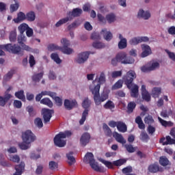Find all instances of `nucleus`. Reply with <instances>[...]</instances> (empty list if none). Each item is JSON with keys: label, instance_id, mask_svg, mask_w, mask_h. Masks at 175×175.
Returning a JSON list of instances; mask_svg holds the SVG:
<instances>
[{"label": "nucleus", "instance_id": "24", "mask_svg": "<svg viewBox=\"0 0 175 175\" xmlns=\"http://www.w3.org/2000/svg\"><path fill=\"white\" fill-rule=\"evenodd\" d=\"M131 96L132 98H137L139 96V86L136 84L131 87Z\"/></svg>", "mask_w": 175, "mask_h": 175}, {"label": "nucleus", "instance_id": "5", "mask_svg": "<svg viewBox=\"0 0 175 175\" xmlns=\"http://www.w3.org/2000/svg\"><path fill=\"white\" fill-rule=\"evenodd\" d=\"M61 43L63 45V46H60V51H62L63 54L70 55V54L73 53V49L69 48V46H70V42L66 38H62L61 40Z\"/></svg>", "mask_w": 175, "mask_h": 175}, {"label": "nucleus", "instance_id": "32", "mask_svg": "<svg viewBox=\"0 0 175 175\" xmlns=\"http://www.w3.org/2000/svg\"><path fill=\"white\" fill-rule=\"evenodd\" d=\"M67 159L68 160V165L72 166V165H75L76 163V159L73 157V152H70L66 154Z\"/></svg>", "mask_w": 175, "mask_h": 175}, {"label": "nucleus", "instance_id": "48", "mask_svg": "<svg viewBox=\"0 0 175 175\" xmlns=\"http://www.w3.org/2000/svg\"><path fill=\"white\" fill-rule=\"evenodd\" d=\"M51 58L53 59L56 64H61L62 60L59 58V56L57 53H52L51 55Z\"/></svg>", "mask_w": 175, "mask_h": 175}, {"label": "nucleus", "instance_id": "26", "mask_svg": "<svg viewBox=\"0 0 175 175\" xmlns=\"http://www.w3.org/2000/svg\"><path fill=\"white\" fill-rule=\"evenodd\" d=\"M5 156L3 154L0 153V165L3 167H12V163L5 161Z\"/></svg>", "mask_w": 175, "mask_h": 175}, {"label": "nucleus", "instance_id": "19", "mask_svg": "<svg viewBox=\"0 0 175 175\" xmlns=\"http://www.w3.org/2000/svg\"><path fill=\"white\" fill-rule=\"evenodd\" d=\"M142 53L141 54V56L142 58H146V57H148V55H151L152 51L151 47L147 44H142L141 45Z\"/></svg>", "mask_w": 175, "mask_h": 175}, {"label": "nucleus", "instance_id": "23", "mask_svg": "<svg viewBox=\"0 0 175 175\" xmlns=\"http://www.w3.org/2000/svg\"><path fill=\"white\" fill-rule=\"evenodd\" d=\"M113 136L118 143H120L121 144H125V143H126V140L124 138L122 135L117 132H114Z\"/></svg>", "mask_w": 175, "mask_h": 175}, {"label": "nucleus", "instance_id": "50", "mask_svg": "<svg viewBox=\"0 0 175 175\" xmlns=\"http://www.w3.org/2000/svg\"><path fill=\"white\" fill-rule=\"evenodd\" d=\"M144 122L145 124H147L148 126L152 125V123L154 122V118H152V116H147L144 118Z\"/></svg>", "mask_w": 175, "mask_h": 175}, {"label": "nucleus", "instance_id": "60", "mask_svg": "<svg viewBox=\"0 0 175 175\" xmlns=\"http://www.w3.org/2000/svg\"><path fill=\"white\" fill-rule=\"evenodd\" d=\"M124 147H125L126 151H128V152L132 153V152H135L136 151V149L133 147V146H132L131 144H126V145H124Z\"/></svg>", "mask_w": 175, "mask_h": 175}, {"label": "nucleus", "instance_id": "11", "mask_svg": "<svg viewBox=\"0 0 175 175\" xmlns=\"http://www.w3.org/2000/svg\"><path fill=\"white\" fill-rule=\"evenodd\" d=\"M12 90V87H10L7 89L5 92L4 96H0V106L4 107V106L12 98V94H9V92Z\"/></svg>", "mask_w": 175, "mask_h": 175}, {"label": "nucleus", "instance_id": "55", "mask_svg": "<svg viewBox=\"0 0 175 175\" xmlns=\"http://www.w3.org/2000/svg\"><path fill=\"white\" fill-rule=\"evenodd\" d=\"M101 162L105 165L106 167H108V169H114V164L111 161L102 160Z\"/></svg>", "mask_w": 175, "mask_h": 175}, {"label": "nucleus", "instance_id": "57", "mask_svg": "<svg viewBox=\"0 0 175 175\" xmlns=\"http://www.w3.org/2000/svg\"><path fill=\"white\" fill-rule=\"evenodd\" d=\"M92 46L94 49H105V44L100 42H94Z\"/></svg>", "mask_w": 175, "mask_h": 175}, {"label": "nucleus", "instance_id": "21", "mask_svg": "<svg viewBox=\"0 0 175 175\" xmlns=\"http://www.w3.org/2000/svg\"><path fill=\"white\" fill-rule=\"evenodd\" d=\"M26 14L24 12H19L17 14V17L16 18H14L13 21H14L16 24H18L21 23V21H24L25 20H26Z\"/></svg>", "mask_w": 175, "mask_h": 175}, {"label": "nucleus", "instance_id": "59", "mask_svg": "<svg viewBox=\"0 0 175 175\" xmlns=\"http://www.w3.org/2000/svg\"><path fill=\"white\" fill-rule=\"evenodd\" d=\"M122 76V70L113 71L111 72L112 79H117V77H121Z\"/></svg>", "mask_w": 175, "mask_h": 175}, {"label": "nucleus", "instance_id": "40", "mask_svg": "<svg viewBox=\"0 0 175 175\" xmlns=\"http://www.w3.org/2000/svg\"><path fill=\"white\" fill-rule=\"evenodd\" d=\"M161 88H154L152 90V98H159V95H161Z\"/></svg>", "mask_w": 175, "mask_h": 175}, {"label": "nucleus", "instance_id": "52", "mask_svg": "<svg viewBox=\"0 0 175 175\" xmlns=\"http://www.w3.org/2000/svg\"><path fill=\"white\" fill-rule=\"evenodd\" d=\"M126 39L123 38L120 40V41L118 43V48L120 50H123V49H126Z\"/></svg>", "mask_w": 175, "mask_h": 175}, {"label": "nucleus", "instance_id": "10", "mask_svg": "<svg viewBox=\"0 0 175 175\" xmlns=\"http://www.w3.org/2000/svg\"><path fill=\"white\" fill-rule=\"evenodd\" d=\"M164 170L163 167H161L158 162L153 163L148 167V173H152V174H155V173H162Z\"/></svg>", "mask_w": 175, "mask_h": 175}, {"label": "nucleus", "instance_id": "51", "mask_svg": "<svg viewBox=\"0 0 175 175\" xmlns=\"http://www.w3.org/2000/svg\"><path fill=\"white\" fill-rule=\"evenodd\" d=\"M69 20H70V18H68V16L64 18H62L58 22H57V23L55 24V27H61L62 24H66V23L69 21Z\"/></svg>", "mask_w": 175, "mask_h": 175}, {"label": "nucleus", "instance_id": "61", "mask_svg": "<svg viewBox=\"0 0 175 175\" xmlns=\"http://www.w3.org/2000/svg\"><path fill=\"white\" fill-rule=\"evenodd\" d=\"M27 111L29 113L30 117H34V116L36 115V113L33 111V107L32 106H28L27 107Z\"/></svg>", "mask_w": 175, "mask_h": 175}, {"label": "nucleus", "instance_id": "38", "mask_svg": "<svg viewBox=\"0 0 175 175\" xmlns=\"http://www.w3.org/2000/svg\"><path fill=\"white\" fill-rule=\"evenodd\" d=\"M8 159L14 163H18L20 162V156L17 154H9Z\"/></svg>", "mask_w": 175, "mask_h": 175}, {"label": "nucleus", "instance_id": "6", "mask_svg": "<svg viewBox=\"0 0 175 175\" xmlns=\"http://www.w3.org/2000/svg\"><path fill=\"white\" fill-rule=\"evenodd\" d=\"M22 139L23 142H24V143H25L26 144H31V143L35 142V140L36 139V137L35 136L33 133H32V131H31L30 130H27L23 133Z\"/></svg>", "mask_w": 175, "mask_h": 175}, {"label": "nucleus", "instance_id": "63", "mask_svg": "<svg viewBox=\"0 0 175 175\" xmlns=\"http://www.w3.org/2000/svg\"><path fill=\"white\" fill-rule=\"evenodd\" d=\"M29 144H26L25 142H21L18 144V146L21 148V150H28L29 148Z\"/></svg>", "mask_w": 175, "mask_h": 175}, {"label": "nucleus", "instance_id": "64", "mask_svg": "<svg viewBox=\"0 0 175 175\" xmlns=\"http://www.w3.org/2000/svg\"><path fill=\"white\" fill-rule=\"evenodd\" d=\"M43 165H37V168L36 169V174L40 175L42 173H43Z\"/></svg>", "mask_w": 175, "mask_h": 175}, {"label": "nucleus", "instance_id": "15", "mask_svg": "<svg viewBox=\"0 0 175 175\" xmlns=\"http://www.w3.org/2000/svg\"><path fill=\"white\" fill-rule=\"evenodd\" d=\"M83 13V10L80 8L73 9L72 12H70L67 14V18H70L69 21L73 20V17H79Z\"/></svg>", "mask_w": 175, "mask_h": 175}, {"label": "nucleus", "instance_id": "29", "mask_svg": "<svg viewBox=\"0 0 175 175\" xmlns=\"http://www.w3.org/2000/svg\"><path fill=\"white\" fill-rule=\"evenodd\" d=\"M103 129L104 131L105 135L107 136V137H111L113 133H111V129L106 123H103Z\"/></svg>", "mask_w": 175, "mask_h": 175}, {"label": "nucleus", "instance_id": "30", "mask_svg": "<svg viewBox=\"0 0 175 175\" xmlns=\"http://www.w3.org/2000/svg\"><path fill=\"white\" fill-rule=\"evenodd\" d=\"M84 162H89L90 164L95 162V159H94V154H92V152H88L85 155Z\"/></svg>", "mask_w": 175, "mask_h": 175}, {"label": "nucleus", "instance_id": "53", "mask_svg": "<svg viewBox=\"0 0 175 175\" xmlns=\"http://www.w3.org/2000/svg\"><path fill=\"white\" fill-rule=\"evenodd\" d=\"M142 99L144 100H146V102H150L151 100V96L148 93V92H144V93H142Z\"/></svg>", "mask_w": 175, "mask_h": 175}, {"label": "nucleus", "instance_id": "31", "mask_svg": "<svg viewBox=\"0 0 175 175\" xmlns=\"http://www.w3.org/2000/svg\"><path fill=\"white\" fill-rule=\"evenodd\" d=\"M35 18H36V15L35 14V12L30 11L26 14V20L27 21H29V23H32Z\"/></svg>", "mask_w": 175, "mask_h": 175}, {"label": "nucleus", "instance_id": "58", "mask_svg": "<svg viewBox=\"0 0 175 175\" xmlns=\"http://www.w3.org/2000/svg\"><path fill=\"white\" fill-rule=\"evenodd\" d=\"M34 124L38 128H43V122L40 118H37L34 120Z\"/></svg>", "mask_w": 175, "mask_h": 175}, {"label": "nucleus", "instance_id": "12", "mask_svg": "<svg viewBox=\"0 0 175 175\" xmlns=\"http://www.w3.org/2000/svg\"><path fill=\"white\" fill-rule=\"evenodd\" d=\"M18 43L21 46L23 50H25L26 51H31V48L26 45L25 42H27V37L24 36V34H20L18 36Z\"/></svg>", "mask_w": 175, "mask_h": 175}, {"label": "nucleus", "instance_id": "22", "mask_svg": "<svg viewBox=\"0 0 175 175\" xmlns=\"http://www.w3.org/2000/svg\"><path fill=\"white\" fill-rule=\"evenodd\" d=\"M117 129L119 132L125 133L128 131V126H126V124L124 122L118 121Z\"/></svg>", "mask_w": 175, "mask_h": 175}, {"label": "nucleus", "instance_id": "8", "mask_svg": "<svg viewBox=\"0 0 175 175\" xmlns=\"http://www.w3.org/2000/svg\"><path fill=\"white\" fill-rule=\"evenodd\" d=\"M159 68V64L158 62H150L148 64L143 66L141 67V70L144 73H148L150 72H152V70H155Z\"/></svg>", "mask_w": 175, "mask_h": 175}, {"label": "nucleus", "instance_id": "27", "mask_svg": "<svg viewBox=\"0 0 175 175\" xmlns=\"http://www.w3.org/2000/svg\"><path fill=\"white\" fill-rule=\"evenodd\" d=\"M101 33H103L104 39L107 42H109V40H111V39H113V34L111 33V32L107 31V29H103L101 31Z\"/></svg>", "mask_w": 175, "mask_h": 175}, {"label": "nucleus", "instance_id": "42", "mask_svg": "<svg viewBox=\"0 0 175 175\" xmlns=\"http://www.w3.org/2000/svg\"><path fill=\"white\" fill-rule=\"evenodd\" d=\"M40 103L42 105H45L48 106V107H53V102L51 101L50 98H44L40 100Z\"/></svg>", "mask_w": 175, "mask_h": 175}, {"label": "nucleus", "instance_id": "45", "mask_svg": "<svg viewBox=\"0 0 175 175\" xmlns=\"http://www.w3.org/2000/svg\"><path fill=\"white\" fill-rule=\"evenodd\" d=\"M124 163H126V160L125 159H120L113 161V166H122Z\"/></svg>", "mask_w": 175, "mask_h": 175}, {"label": "nucleus", "instance_id": "16", "mask_svg": "<svg viewBox=\"0 0 175 175\" xmlns=\"http://www.w3.org/2000/svg\"><path fill=\"white\" fill-rule=\"evenodd\" d=\"M90 54H92L91 52H83L78 55V57L77 59V64H84L88 57H90Z\"/></svg>", "mask_w": 175, "mask_h": 175}, {"label": "nucleus", "instance_id": "28", "mask_svg": "<svg viewBox=\"0 0 175 175\" xmlns=\"http://www.w3.org/2000/svg\"><path fill=\"white\" fill-rule=\"evenodd\" d=\"M104 109L106 110L113 111V109H116V104L113 103L111 100H109L106 102V103L103 105Z\"/></svg>", "mask_w": 175, "mask_h": 175}, {"label": "nucleus", "instance_id": "43", "mask_svg": "<svg viewBox=\"0 0 175 175\" xmlns=\"http://www.w3.org/2000/svg\"><path fill=\"white\" fill-rule=\"evenodd\" d=\"M136 108V103L135 102H130L127 105V113L131 114L133 113V110Z\"/></svg>", "mask_w": 175, "mask_h": 175}, {"label": "nucleus", "instance_id": "33", "mask_svg": "<svg viewBox=\"0 0 175 175\" xmlns=\"http://www.w3.org/2000/svg\"><path fill=\"white\" fill-rule=\"evenodd\" d=\"M90 165L91 166L92 169H93V170H95V172H99L100 173L105 172V170L99 167V165H98V163H95V161L93 163H90Z\"/></svg>", "mask_w": 175, "mask_h": 175}, {"label": "nucleus", "instance_id": "36", "mask_svg": "<svg viewBox=\"0 0 175 175\" xmlns=\"http://www.w3.org/2000/svg\"><path fill=\"white\" fill-rule=\"evenodd\" d=\"M159 162L161 166H167L168 165H170V161H169V159L166 157H161Z\"/></svg>", "mask_w": 175, "mask_h": 175}, {"label": "nucleus", "instance_id": "47", "mask_svg": "<svg viewBox=\"0 0 175 175\" xmlns=\"http://www.w3.org/2000/svg\"><path fill=\"white\" fill-rule=\"evenodd\" d=\"M49 51H55V50H60L61 46H58V45L55 44H50L47 46Z\"/></svg>", "mask_w": 175, "mask_h": 175}, {"label": "nucleus", "instance_id": "49", "mask_svg": "<svg viewBox=\"0 0 175 175\" xmlns=\"http://www.w3.org/2000/svg\"><path fill=\"white\" fill-rule=\"evenodd\" d=\"M122 84H124V81L121 79L118 80L113 86L112 90H118L120 88H122Z\"/></svg>", "mask_w": 175, "mask_h": 175}, {"label": "nucleus", "instance_id": "35", "mask_svg": "<svg viewBox=\"0 0 175 175\" xmlns=\"http://www.w3.org/2000/svg\"><path fill=\"white\" fill-rule=\"evenodd\" d=\"M158 120L160 124H161L163 126H165V128H167V126H173V125H174V124L172 122H170V121L167 122L159 117L158 118Z\"/></svg>", "mask_w": 175, "mask_h": 175}, {"label": "nucleus", "instance_id": "7", "mask_svg": "<svg viewBox=\"0 0 175 175\" xmlns=\"http://www.w3.org/2000/svg\"><path fill=\"white\" fill-rule=\"evenodd\" d=\"M116 57L120 64L126 65L128 64H133L135 59L132 57H127L125 52H120L116 55Z\"/></svg>", "mask_w": 175, "mask_h": 175}, {"label": "nucleus", "instance_id": "17", "mask_svg": "<svg viewBox=\"0 0 175 175\" xmlns=\"http://www.w3.org/2000/svg\"><path fill=\"white\" fill-rule=\"evenodd\" d=\"M14 169L16 172L13 175L23 174V173L25 172V163L24 161H21L19 164L15 165Z\"/></svg>", "mask_w": 175, "mask_h": 175}, {"label": "nucleus", "instance_id": "25", "mask_svg": "<svg viewBox=\"0 0 175 175\" xmlns=\"http://www.w3.org/2000/svg\"><path fill=\"white\" fill-rule=\"evenodd\" d=\"M137 16L141 18H144V20H148L151 17V14H150L148 11L145 12L143 10H139Z\"/></svg>", "mask_w": 175, "mask_h": 175}, {"label": "nucleus", "instance_id": "14", "mask_svg": "<svg viewBox=\"0 0 175 175\" xmlns=\"http://www.w3.org/2000/svg\"><path fill=\"white\" fill-rule=\"evenodd\" d=\"M148 40H150V38H148V37H146V36L135 37V38H132L131 40H130L129 43L132 46H136V45L139 44V43H142L143 42H148Z\"/></svg>", "mask_w": 175, "mask_h": 175}, {"label": "nucleus", "instance_id": "18", "mask_svg": "<svg viewBox=\"0 0 175 175\" xmlns=\"http://www.w3.org/2000/svg\"><path fill=\"white\" fill-rule=\"evenodd\" d=\"M91 135L88 133H84L80 138V144L82 147H85L90 143Z\"/></svg>", "mask_w": 175, "mask_h": 175}, {"label": "nucleus", "instance_id": "62", "mask_svg": "<svg viewBox=\"0 0 175 175\" xmlns=\"http://www.w3.org/2000/svg\"><path fill=\"white\" fill-rule=\"evenodd\" d=\"M166 142H164L163 146H168L173 144V142H174V139H172V137L169 135L166 136L165 137Z\"/></svg>", "mask_w": 175, "mask_h": 175}, {"label": "nucleus", "instance_id": "4", "mask_svg": "<svg viewBox=\"0 0 175 175\" xmlns=\"http://www.w3.org/2000/svg\"><path fill=\"white\" fill-rule=\"evenodd\" d=\"M90 106H91V103L90 102V100L88 99V98H85L82 103V107H83L85 110L82 113V117L79 120L80 125H83V124L85 122L87 117H88V113L90 111L88 110V107H90Z\"/></svg>", "mask_w": 175, "mask_h": 175}, {"label": "nucleus", "instance_id": "41", "mask_svg": "<svg viewBox=\"0 0 175 175\" xmlns=\"http://www.w3.org/2000/svg\"><path fill=\"white\" fill-rule=\"evenodd\" d=\"M29 27V26L28 25V24L22 23L18 26V29L21 34H24L25 31H27V29H28Z\"/></svg>", "mask_w": 175, "mask_h": 175}, {"label": "nucleus", "instance_id": "39", "mask_svg": "<svg viewBox=\"0 0 175 175\" xmlns=\"http://www.w3.org/2000/svg\"><path fill=\"white\" fill-rule=\"evenodd\" d=\"M135 122H136V124H137L138 128L139 129H144L146 128V125L143 122V120H142V117L137 116L135 118Z\"/></svg>", "mask_w": 175, "mask_h": 175}, {"label": "nucleus", "instance_id": "54", "mask_svg": "<svg viewBox=\"0 0 175 175\" xmlns=\"http://www.w3.org/2000/svg\"><path fill=\"white\" fill-rule=\"evenodd\" d=\"M49 168L50 170H55V169H58V163L55 161H50L49 163Z\"/></svg>", "mask_w": 175, "mask_h": 175}, {"label": "nucleus", "instance_id": "13", "mask_svg": "<svg viewBox=\"0 0 175 175\" xmlns=\"http://www.w3.org/2000/svg\"><path fill=\"white\" fill-rule=\"evenodd\" d=\"M54 113V110L53 109H42V116L44 119V123L47 124V122H50V120L53 117V114Z\"/></svg>", "mask_w": 175, "mask_h": 175}, {"label": "nucleus", "instance_id": "46", "mask_svg": "<svg viewBox=\"0 0 175 175\" xmlns=\"http://www.w3.org/2000/svg\"><path fill=\"white\" fill-rule=\"evenodd\" d=\"M107 21L109 24H111V23H114L116 21V14L111 13L106 16Z\"/></svg>", "mask_w": 175, "mask_h": 175}, {"label": "nucleus", "instance_id": "56", "mask_svg": "<svg viewBox=\"0 0 175 175\" xmlns=\"http://www.w3.org/2000/svg\"><path fill=\"white\" fill-rule=\"evenodd\" d=\"M141 140H142V142H148V140H150V137L148 136V134H147V133L142 131L141 133Z\"/></svg>", "mask_w": 175, "mask_h": 175}, {"label": "nucleus", "instance_id": "1", "mask_svg": "<svg viewBox=\"0 0 175 175\" xmlns=\"http://www.w3.org/2000/svg\"><path fill=\"white\" fill-rule=\"evenodd\" d=\"M105 83H106V75L102 72L98 77V83L93 89L91 86L90 87V90L94 95V100L96 106H99L102 102L109 99V93L107 92H103L101 94L99 93L100 84H105Z\"/></svg>", "mask_w": 175, "mask_h": 175}, {"label": "nucleus", "instance_id": "3", "mask_svg": "<svg viewBox=\"0 0 175 175\" xmlns=\"http://www.w3.org/2000/svg\"><path fill=\"white\" fill-rule=\"evenodd\" d=\"M136 79V72L131 70L126 72L125 75L122 77V81L126 85L129 90H131L133 87V81Z\"/></svg>", "mask_w": 175, "mask_h": 175}, {"label": "nucleus", "instance_id": "20", "mask_svg": "<svg viewBox=\"0 0 175 175\" xmlns=\"http://www.w3.org/2000/svg\"><path fill=\"white\" fill-rule=\"evenodd\" d=\"M64 105L66 110H72V109L77 105V102L75 100H70L68 99H66L64 100Z\"/></svg>", "mask_w": 175, "mask_h": 175}, {"label": "nucleus", "instance_id": "34", "mask_svg": "<svg viewBox=\"0 0 175 175\" xmlns=\"http://www.w3.org/2000/svg\"><path fill=\"white\" fill-rule=\"evenodd\" d=\"M16 98L22 100V102H25V94H24V90H21L14 94Z\"/></svg>", "mask_w": 175, "mask_h": 175}, {"label": "nucleus", "instance_id": "2", "mask_svg": "<svg viewBox=\"0 0 175 175\" xmlns=\"http://www.w3.org/2000/svg\"><path fill=\"white\" fill-rule=\"evenodd\" d=\"M72 136V131H66L64 132H59L53 138V142L56 147H65L66 146V139L67 137H70Z\"/></svg>", "mask_w": 175, "mask_h": 175}, {"label": "nucleus", "instance_id": "9", "mask_svg": "<svg viewBox=\"0 0 175 175\" xmlns=\"http://www.w3.org/2000/svg\"><path fill=\"white\" fill-rule=\"evenodd\" d=\"M1 49H5L7 51L12 53V54H20L21 53V48L20 46L14 44H8L5 45L1 46Z\"/></svg>", "mask_w": 175, "mask_h": 175}, {"label": "nucleus", "instance_id": "37", "mask_svg": "<svg viewBox=\"0 0 175 175\" xmlns=\"http://www.w3.org/2000/svg\"><path fill=\"white\" fill-rule=\"evenodd\" d=\"M43 72H40V73H37V74H34L32 76V80L33 81H34L35 83H39V81H40V80H42V79L43 78Z\"/></svg>", "mask_w": 175, "mask_h": 175}, {"label": "nucleus", "instance_id": "44", "mask_svg": "<svg viewBox=\"0 0 175 175\" xmlns=\"http://www.w3.org/2000/svg\"><path fill=\"white\" fill-rule=\"evenodd\" d=\"M16 71L14 70H11L10 72H8L4 77L3 80L4 81H9L12 77H13V75H14Z\"/></svg>", "mask_w": 175, "mask_h": 175}]
</instances>
